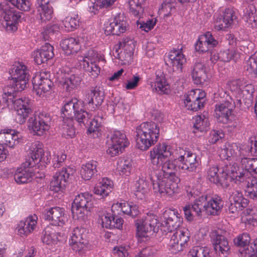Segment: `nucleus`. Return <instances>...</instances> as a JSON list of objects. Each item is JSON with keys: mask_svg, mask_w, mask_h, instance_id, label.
Instances as JSON below:
<instances>
[{"mask_svg": "<svg viewBox=\"0 0 257 257\" xmlns=\"http://www.w3.org/2000/svg\"><path fill=\"white\" fill-rule=\"evenodd\" d=\"M64 117L69 119L75 118L79 123L85 124L89 118V114L82 108V104L76 99H71L66 102L62 110Z\"/></svg>", "mask_w": 257, "mask_h": 257, "instance_id": "nucleus-8", "label": "nucleus"}, {"mask_svg": "<svg viewBox=\"0 0 257 257\" xmlns=\"http://www.w3.org/2000/svg\"><path fill=\"white\" fill-rule=\"evenodd\" d=\"M236 19L235 12L231 8H226L223 12V18L217 21L215 27L217 30H224L231 26Z\"/></svg>", "mask_w": 257, "mask_h": 257, "instance_id": "nucleus-32", "label": "nucleus"}, {"mask_svg": "<svg viewBox=\"0 0 257 257\" xmlns=\"http://www.w3.org/2000/svg\"><path fill=\"white\" fill-rule=\"evenodd\" d=\"M34 163H31L27 158L20 167L18 168L14 174V179L18 184H24L31 181L34 175L33 168Z\"/></svg>", "mask_w": 257, "mask_h": 257, "instance_id": "nucleus-17", "label": "nucleus"}, {"mask_svg": "<svg viewBox=\"0 0 257 257\" xmlns=\"http://www.w3.org/2000/svg\"><path fill=\"white\" fill-rule=\"evenodd\" d=\"M72 170L63 168L61 171L57 172L50 184V189L56 192L63 190L67 184L70 173Z\"/></svg>", "mask_w": 257, "mask_h": 257, "instance_id": "nucleus-16", "label": "nucleus"}, {"mask_svg": "<svg viewBox=\"0 0 257 257\" xmlns=\"http://www.w3.org/2000/svg\"><path fill=\"white\" fill-rule=\"evenodd\" d=\"M191 75L196 84H204L208 80L205 65L201 62L195 63L191 71Z\"/></svg>", "mask_w": 257, "mask_h": 257, "instance_id": "nucleus-27", "label": "nucleus"}, {"mask_svg": "<svg viewBox=\"0 0 257 257\" xmlns=\"http://www.w3.org/2000/svg\"><path fill=\"white\" fill-rule=\"evenodd\" d=\"M118 207L120 208L121 211L125 214H127L132 217H136L139 213L138 207L136 205H131L127 202L117 203L112 206L113 209L114 207Z\"/></svg>", "mask_w": 257, "mask_h": 257, "instance_id": "nucleus-44", "label": "nucleus"}, {"mask_svg": "<svg viewBox=\"0 0 257 257\" xmlns=\"http://www.w3.org/2000/svg\"><path fill=\"white\" fill-rule=\"evenodd\" d=\"M36 215L29 216L19 224L18 231L21 236H27L33 231L37 224Z\"/></svg>", "mask_w": 257, "mask_h": 257, "instance_id": "nucleus-28", "label": "nucleus"}, {"mask_svg": "<svg viewBox=\"0 0 257 257\" xmlns=\"http://www.w3.org/2000/svg\"><path fill=\"white\" fill-rule=\"evenodd\" d=\"M82 78L81 75H71L69 77L66 78L63 83V89L67 92H71L77 88L81 84Z\"/></svg>", "mask_w": 257, "mask_h": 257, "instance_id": "nucleus-39", "label": "nucleus"}, {"mask_svg": "<svg viewBox=\"0 0 257 257\" xmlns=\"http://www.w3.org/2000/svg\"><path fill=\"white\" fill-rule=\"evenodd\" d=\"M54 55L53 47L49 43H46L40 49L33 53L34 61L38 65L47 62L52 58Z\"/></svg>", "mask_w": 257, "mask_h": 257, "instance_id": "nucleus-26", "label": "nucleus"}, {"mask_svg": "<svg viewBox=\"0 0 257 257\" xmlns=\"http://www.w3.org/2000/svg\"><path fill=\"white\" fill-rule=\"evenodd\" d=\"M206 93L200 89L192 90L187 94V100L190 101V99H195L196 101L204 102Z\"/></svg>", "mask_w": 257, "mask_h": 257, "instance_id": "nucleus-55", "label": "nucleus"}, {"mask_svg": "<svg viewBox=\"0 0 257 257\" xmlns=\"http://www.w3.org/2000/svg\"><path fill=\"white\" fill-rule=\"evenodd\" d=\"M79 20L78 15L76 14L73 17H66L63 21V24L67 31H72L79 26Z\"/></svg>", "mask_w": 257, "mask_h": 257, "instance_id": "nucleus-51", "label": "nucleus"}, {"mask_svg": "<svg viewBox=\"0 0 257 257\" xmlns=\"http://www.w3.org/2000/svg\"><path fill=\"white\" fill-rule=\"evenodd\" d=\"M224 137V134L221 130H213L210 132L208 140L209 143L213 144Z\"/></svg>", "mask_w": 257, "mask_h": 257, "instance_id": "nucleus-63", "label": "nucleus"}, {"mask_svg": "<svg viewBox=\"0 0 257 257\" xmlns=\"http://www.w3.org/2000/svg\"><path fill=\"white\" fill-rule=\"evenodd\" d=\"M103 122V118L102 114H99L98 113L94 116V117L90 122L89 126L87 130V132L89 134L93 133V137L94 138L96 135V137L98 136L99 131Z\"/></svg>", "mask_w": 257, "mask_h": 257, "instance_id": "nucleus-45", "label": "nucleus"}, {"mask_svg": "<svg viewBox=\"0 0 257 257\" xmlns=\"http://www.w3.org/2000/svg\"><path fill=\"white\" fill-rule=\"evenodd\" d=\"M209 125L208 118L206 114L197 115L195 117L194 127L200 132H203Z\"/></svg>", "mask_w": 257, "mask_h": 257, "instance_id": "nucleus-49", "label": "nucleus"}, {"mask_svg": "<svg viewBox=\"0 0 257 257\" xmlns=\"http://www.w3.org/2000/svg\"><path fill=\"white\" fill-rule=\"evenodd\" d=\"M223 170L224 179L222 181V187L226 188L229 187L230 183L234 181L236 183L243 182L247 179V173L242 168H240L237 165H232L227 167Z\"/></svg>", "mask_w": 257, "mask_h": 257, "instance_id": "nucleus-13", "label": "nucleus"}, {"mask_svg": "<svg viewBox=\"0 0 257 257\" xmlns=\"http://www.w3.org/2000/svg\"><path fill=\"white\" fill-rule=\"evenodd\" d=\"M230 198L232 199L233 202L238 203L242 205L243 207H246L248 203V200L243 198L242 192L237 190H234L232 192Z\"/></svg>", "mask_w": 257, "mask_h": 257, "instance_id": "nucleus-56", "label": "nucleus"}, {"mask_svg": "<svg viewBox=\"0 0 257 257\" xmlns=\"http://www.w3.org/2000/svg\"><path fill=\"white\" fill-rule=\"evenodd\" d=\"M132 169V162L130 159L120 158L117 165V170L120 175L128 176Z\"/></svg>", "mask_w": 257, "mask_h": 257, "instance_id": "nucleus-46", "label": "nucleus"}, {"mask_svg": "<svg viewBox=\"0 0 257 257\" xmlns=\"http://www.w3.org/2000/svg\"><path fill=\"white\" fill-rule=\"evenodd\" d=\"M62 49L67 55L77 53L80 49V38H69L62 40L60 44Z\"/></svg>", "mask_w": 257, "mask_h": 257, "instance_id": "nucleus-33", "label": "nucleus"}, {"mask_svg": "<svg viewBox=\"0 0 257 257\" xmlns=\"http://www.w3.org/2000/svg\"><path fill=\"white\" fill-rule=\"evenodd\" d=\"M123 14H118L105 27V33L107 35H120L125 32L127 23Z\"/></svg>", "mask_w": 257, "mask_h": 257, "instance_id": "nucleus-18", "label": "nucleus"}, {"mask_svg": "<svg viewBox=\"0 0 257 257\" xmlns=\"http://www.w3.org/2000/svg\"><path fill=\"white\" fill-rule=\"evenodd\" d=\"M7 1L0 0V12L3 16L5 22L3 25L7 31L15 32L18 29V25L20 21L21 13L16 10L9 4Z\"/></svg>", "mask_w": 257, "mask_h": 257, "instance_id": "nucleus-7", "label": "nucleus"}, {"mask_svg": "<svg viewBox=\"0 0 257 257\" xmlns=\"http://www.w3.org/2000/svg\"><path fill=\"white\" fill-rule=\"evenodd\" d=\"M79 61L80 65L82 66L85 71L88 72L93 78H95L99 75L100 68L96 62H89L86 59L79 60Z\"/></svg>", "mask_w": 257, "mask_h": 257, "instance_id": "nucleus-41", "label": "nucleus"}, {"mask_svg": "<svg viewBox=\"0 0 257 257\" xmlns=\"http://www.w3.org/2000/svg\"><path fill=\"white\" fill-rule=\"evenodd\" d=\"M168 63L174 70L182 71L183 65L186 62L185 55L182 49L171 50L168 55Z\"/></svg>", "mask_w": 257, "mask_h": 257, "instance_id": "nucleus-24", "label": "nucleus"}, {"mask_svg": "<svg viewBox=\"0 0 257 257\" xmlns=\"http://www.w3.org/2000/svg\"><path fill=\"white\" fill-rule=\"evenodd\" d=\"M190 257H210L209 251L207 247L194 246L189 252Z\"/></svg>", "mask_w": 257, "mask_h": 257, "instance_id": "nucleus-53", "label": "nucleus"}, {"mask_svg": "<svg viewBox=\"0 0 257 257\" xmlns=\"http://www.w3.org/2000/svg\"><path fill=\"white\" fill-rule=\"evenodd\" d=\"M245 193L247 196L252 199H257V178H252L245 180Z\"/></svg>", "mask_w": 257, "mask_h": 257, "instance_id": "nucleus-47", "label": "nucleus"}, {"mask_svg": "<svg viewBox=\"0 0 257 257\" xmlns=\"http://www.w3.org/2000/svg\"><path fill=\"white\" fill-rule=\"evenodd\" d=\"M250 237L248 233L244 232L234 239V244L238 246H245L249 244Z\"/></svg>", "mask_w": 257, "mask_h": 257, "instance_id": "nucleus-58", "label": "nucleus"}, {"mask_svg": "<svg viewBox=\"0 0 257 257\" xmlns=\"http://www.w3.org/2000/svg\"><path fill=\"white\" fill-rule=\"evenodd\" d=\"M62 134L65 137L72 138L76 134L73 120L66 117L62 124Z\"/></svg>", "mask_w": 257, "mask_h": 257, "instance_id": "nucleus-48", "label": "nucleus"}, {"mask_svg": "<svg viewBox=\"0 0 257 257\" xmlns=\"http://www.w3.org/2000/svg\"><path fill=\"white\" fill-rule=\"evenodd\" d=\"M97 162L94 160H91L85 164L82 165L80 170L82 178L86 180H90L97 173Z\"/></svg>", "mask_w": 257, "mask_h": 257, "instance_id": "nucleus-37", "label": "nucleus"}, {"mask_svg": "<svg viewBox=\"0 0 257 257\" xmlns=\"http://www.w3.org/2000/svg\"><path fill=\"white\" fill-rule=\"evenodd\" d=\"M104 98L103 91L100 87L92 88L87 93L86 101L90 105L98 107L101 105Z\"/></svg>", "mask_w": 257, "mask_h": 257, "instance_id": "nucleus-31", "label": "nucleus"}, {"mask_svg": "<svg viewBox=\"0 0 257 257\" xmlns=\"http://www.w3.org/2000/svg\"><path fill=\"white\" fill-rule=\"evenodd\" d=\"M42 145L39 141L32 144L29 155L27 157L31 163H34L35 166L39 163L44 165L50 162L51 155L49 152H44L42 149Z\"/></svg>", "mask_w": 257, "mask_h": 257, "instance_id": "nucleus-14", "label": "nucleus"}, {"mask_svg": "<svg viewBox=\"0 0 257 257\" xmlns=\"http://www.w3.org/2000/svg\"><path fill=\"white\" fill-rule=\"evenodd\" d=\"M250 155H254V153L252 151L250 146L245 145L243 146L239 149L238 148V152L237 154V162H240L242 164V161L244 159H249L247 157Z\"/></svg>", "mask_w": 257, "mask_h": 257, "instance_id": "nucleus-54", "label": "nucleus"}, {"mask_svg": "<svg viewBox=\"0 0 257 257\" xmlns=\"http://www.w3.org/2000/svg\"><path fill=\"white\" fill-rule=\"evenodd\" d=\"M184 104L187 108L193 111H197L203 106V101H196L195 99H190V101L187 100V94L184 96Z\"/></svg>", "mask_w": 257, "mask_h": 257, "instance_id": "nucleus-61", "label": "nucleus"}, {"mask_svg": "<svg viewBox=\"0 0 257 257\" xmlns=\"http://www.w3.org/2000/svg\"><path fill=\"white\" fill-rule=\"evenodd\" d=\"M113 186V184L112 181L107 178H102L96 184L94 188V193L99 196L100 199H103L111 192Z\"/></svg>", "mask_w": 257, "mask_h": 257, "instance_id": "nucleus-30", "label": "nucleus"}, {"mask_svg": "<svg viewBox=\"0 0 257 257\" xmlns=\"http://www.w3.org/2000/svg\"><path fill=\"white\" fill-rule=\"evenodd\" d=\"M136 133L137 147L142 151H146L158 142L160 127L154 122H144L137 126Z\"/></svg>", "mask_w": 257, "mask_h": 257, "instance_id": "nucleus-4", "label": "nucleus"}, {"mask_svg": "<svg viewBox=\"0 0 257 257\" xmlns=\"http://www.w3.org/2000/svg\"><path fill=\"white\" fill-rule=\"evenodd\" d=\"M60 26L58 24H50L47 25L44 29V31L42 32L43 38L45 40H48L49 38V35L54 34L58 32L60 30Z\"/></svg>", "mask_w": 257, "mask_h": 257, "instance_id": "nucleus-60", "label": "nucleus"}, {"mask_svg": "<svg viewBox=\"0 0 257 257\" xmlns=\"http://www.w3.org/2000/svg\"><path fill=\"white\" fill-rule=\"evenodd\" d=\"M92 195L87 192L78 194L72 205L71 212L73 215L78 218L83 217L85 211H90L93 208Z\"/></svg>", "mask_w": 257, "mask_h": 257, "instance_id": "nucleus-11", "label": "nucleus"}, {"mask_svg": "<svg viewBox=\"0 0 257 257\" xmlns=\"http://www.w3.org/2000/svg\"><path fill=\"white\" fill-rule=\"evenodd\" d=\"M238 54L234 51L226 50L220 52V60L223 62H229L231 59L237 58Z\"/></svg>", "mask_w": 257, "mask_h": 257, "instance_id": "nucleus-62", "label": "nucleus"}, {"mask_svg": "<svg viewBox=\"0 0 257 257\" xmlns=\"http://www.w3.org/2000/svg\"><path fill=\"white\" fill-rule=\"evenodd\" d=\"M16 111L15 120L20 124L27 122L28 128L38 136H42L50 127L51 117L45 111L39 113L38 118L33 114V103L31 99L23 97L15 99L12 102Z\"/></svg>", "mask_w": 257, "mask_h": 257, "instance_id": "nucleus-2", "label": "nucleus"}, {"mask_svg": "<svg viewBox=\"0 0 257 257\" xmlns=\"http://www.w3.org/2000/svg\"><path fill=\"white\" fill-rule=\"evenodd\" d=\"M87 241L86 231L84 228L77 227L72 231L71 238L69 242H77V241Z\"/></svg>", "mask_w": 257, "mask_h": 257, "instance_id": "nucleus-50", "label": "nucleus"}, {"mask_svg": "<svg viewBox=\"0 0 257 257\" xmlns=\"http://www.w3.org/2000/svg\"><path fill=\"white\" fill-rule=\"evenodd\" d=\"M72 249L80 255L84 254L87 250L88 241H80L77 242H69Z\"/></svg>", "mask_w": 257, "mask_h": 257, "instance_id": "nucleus-57", "label": "nucleus"}, {"mask_svg": "<svg viewBox=\"0 0 257 257\" xmlns=\"http://www.w3.org/2000/svg\"><path fill=\"white\" fill-rule=\"evenodd\" d=\"M42 241L47 244H55L58 240V234L51 226H47L43 232Z\"/></svg>", "mask_w": 257, "mask_h": 257, "instance_id": "nucleus-40", "label": "nucleus"}, {"mask_svg": "<svg viewBox=\"0 0 257 257\" xmlns=\"http://www.w3.org/2000/svg\"><path fill=\"white\" fill-rule=\"evenodd\" d=\"M218 42L210 32L201 35L195 44V48L199 53L208 52L217 46Z\"/></svg>", "mask_w": 257, "mask_h": 257, "instance_id": "nucleus-19", "label": "nucleus"}, {"mask_svg": "<svg viewBox=\"0 0 257 257\" xmlns=\"http://www.w3.org/2000/svg\"><path fill=\"white\" fill-rule=\"evenodd\" d=\"M243 11V19L248 27L257 28V10L253 4H243L241 7Z\"/></svg>", "mask_w": 257, "mask_h": 257, "instance_id": "nucleus-22", "label": "nucleus"}, {"mask_svg": "<svg viewBox=\"0 0 257 257\" xmlns=\"http://www.w3.org/2000/svg\"><path fill=\"white\" fill-rule=\"evenodd\" d=\"M19 133L15 130L8 129L0 132V145L13 148L19 143Z\"/></svg>", "mask_w": 257, "mask_h": 257, "instance_id": "nucleus-25", "label": "nucleus"}, {"mask_svg": "<svg viewBox=\"0 0 257 257\" xmlns=\"http://www.w3.org/2000/svg\"><path fill=\"white\" fill-rule=\"evenodd\" d=\"M98 221L103 227L111 228L112 216L106 211L103 212L99 215Z\"/></svg>", "mask_w": 257, "mask_h": 257, "instance_id": "nucleus-59", "label": "nucleus"}, {"mask_svg": "<svg viewBox=\"0 0 257 257\" xmlns=\"http://www.w3.org/2000/svg\"><path fill=\"white\" fill-rule=\"evenodd\" d=\"M207 178L211 182L222 187V181L224 179L223 169H219L215 166L210 167L207 171Z\"/></svg>", "mask_w": 257, "mask_h": 257, "instance_id": "nucleus-38", "label": "nucleus"}, {"mask_svg": "<svg viewBox=\"0 0 257 257\" xmlns=\"http://www.w3.org/2000/svg\"><path fill=\"white\" fill-rule=\"evenodd\" d=\"M150 158L154 169L150 174L155 193L161 196H171L178 190L177 178L175 171L177 168L187 172H195L199 166L196 154L181 148L174 152L166 144L156 145L150 152Z\"/></svg>", "mask_w": 257, "mask_h": 257, "instance_id": "nucleus-1", "label": "nucleus"}, {"mask_svg": "<svg viewBox=\"0 0 257 257\" xmlns=\"http://www.w3.org/2000/svg\"><path fill=\"white\" fill-rule=\"evenodd\" d=\"M135 49V44L133 40L127 38L120 43L118 48H116V57L120 60H126L131 58Z\"/></svg>", "mask_w": 257, "mask_h": 257, "instance_id": "nucleus-23", "label": "nucleus"}, {"mask_svg": "<svg viewBox=\"0 0 257 257\" xmlns=\"http://www.w3.org/2000/svg\"><path fill=\"white\" fill-rule=\"evenodd\" d=\"M238 146L236 144L224 145L219 152V157L222 160L237 162Z\"/></svg>", "mask_w": 257, "mask_h": 257, "instance_id": "nucleus-34", "label": "nucleus"}, {"mask_svg": "<svg viewBox=\"0 0 257 257\" xmlns=\"http://www.w3.org/2000/svg\"><path fill=\"white\" fill-rule=\"evenodd\" d=\"M235 107V101L230 96H227L224 100L216 104L215 116L217 121L231 128L236 127L239 125V121L232 113Z\"/></svg>", "mask_w": 257, "mask_h": 257, "instance_id": "nucleus-6", "label": "nucleus"}, {"mask_svg": "<svg viewBox=\"0 0 257 257\" xmlns=\"http://www.w3.org/2000/svg\"><path fill=\"white\" fill-rule=\"evenodd\" d=\"M223 206V201L220 197L203 194L194 200L193 208L198 216H201L203 212L208 215H218Z\"/></svg>", "mask_w": 257, "mask_h": 257, "instance_id": "nucleus-5", "label": "nucleus"}, {"mask_svg": "<svg viewBox=\"0 0 257 257\" xmlns=\"http://www.w3.org/2000/svg\"><path fill=\"white\" fill-rule=\"evenodd\" d=\"M43 216L45 220L52 221V225L62 226L64 224L66 220L64 209L59 207H53L49 210H46Z\"/></svg>", "mask_w": 257, "mask_h": 257, "instance_id": "nucleus-20", "label": "nucleus"}, {"mask_svg": "<svg viewBox=\"0 0 257 257\" xmlns=\"http://www.w3.org/2000/svg\"><path fill=\"white\" fill-rule=\"evenodd\" d=\"M9 72L13 82L17 87V89L24 90L27 87L30 76L27 67L23 63L16 62L12 65Z\"/></svg>", "mask_w": 257, "mask_h": 257, "instance_id": "nucleus-10", "label": "nucleus"}, {"mask_svg": "<svg viewBox=\"0 0 257 257\" xmlns=\"http://www.w3.org/2000/svg\"><path fill=\"white\" fill-rule=\"evenodd\" d=\"M17 88L14 82H13L12 86H7L4 88L2 99L6 106H8L15 100L16 92L22 91L17 89Z\"/></svg>", "mask_w": 257, "mask_h": 257, "instance_id": "nucleus-42", "label": "nucleus"}, {"mask_svg": "<svg viewBox=\"0 0 257 257\" xmlns=\"http://www.w3.org/2000/svg\"><path fill=\"white\" fill-rule=\"evenodd\" d=\"M211 242L216 254L219 257H226L229 253L230 246L226 237L219 234L212 238Z\"/></svg>", "mask_w": 257, "mask_h": 257, "instance_id": "nucleus-21", "label": "nucleus"}, {"mask_svg": "<svg viewBox=\"0 0 257 257\" xmlns=\"http://www.w3.org/2000/svg\"><path fill=\"white\" fill-rule=\"evenodd\" d=\"M52 0H39L38 12L42 22H47L53 18V11L50 3Z\"/></svg>", "mask_w": 257, "mask_h": 257, "instance_id": "nucleus-29", "label": "nucleus"}, {"mask_svg": "<svg viewBox=\"0 0 257 257\" xmlns=\"http://www.w3.org/2000/svg\"><path fill=\"white\" fill-rule=\"evenodd\" d=\"M161 230L170 232L171 237L168 243L169 249L174 253L182 250L189 239L190 233L187 229H178L181 226L183 219L175 210H167L163 215Z\"/></svg>", "mask_w": 257, "mask_h": 257, "instance_id": "nucleus-3", "label": "nucleus"}, {"mask_svg": "<svg viewBox=\"0 0 257 257\" xmlns=\"http://www.w3.org/2000/svg\"><path fill=\"white\" fill-rule=\"evenodd\" d=\"M137 235L140 237H147L157 233L159 230V222L156 215L148 214L137 220Z\"/></svg>", "mask_w": 257, "mask_h": 257, "instance_id": "nucleus-9", "label": "nucleus"}, {"mask_svg": "<svg viewBox=\"0 0 257 257\" xmlns=\"http://www.w3.org/2000/svg\"><path fill=\"white\" fill-rule=\"evenodd\" d=\"M153 86V90L160 94H167L170 91V85L163 73L160 75H157L154 82L152 84V87Z\"/></svg>", "mask_w": 257, "mask_h": 257, "instance_id": "nucleus-35", "label": "nucleus"}, {"mask_svg": "<svg viewBox=\"0 0 257 257\" xmlns=\"http://www.w3.org/2000/svg\"><path fill=\"white\" fill-rule=\"evenodd\" d=\"M242 167L245 169L248 174V172H254L257 174V158L243 159L242 161Z\"/></svg>", "mask_w": 257, "mask_h": 257, "instance_id": "nucleus-52", "label": "nucleus"}, {"mask_svg": "<svg viewBox=\"0 0 257 257\" xmlns=\"http://www.w3.org/2000/svg\"><path fill=\"white\" fill-rule=\"evenodd\" d=\"M108 149L107 154L113 157L118 155L119 152L125 147L127 146L129 142L127 141L126 135L119 131H114L110 136L107 141Z\"/></svg>", "mask_w": 257, "mask_h": 257, "instance_id": "nucleus-12", "label": "nucleus"}, {"mask_svg": "<svg viewBox=\"0 0 257 257\" xmlns=\"http://www.w3.org/2000/svg\"><path fill=\"white\" fill-rule=\"evenodd\" d=\"M83 59H86L89 62H97V61L99 62L104 60V57L101 55V54L98 53L97 51L94 50H89L88 52L87 56L85 58H82V60Z\"/></svg>", "mask_w": 257, "mask_h": 257, "instance_id": "nucleus-64", "label": "nucleus"}, {"mask_svg": "<svg viewBox=\"0 0 257 257\" xmlns=\"http://www.w3.org/2000/svg\"><path fill=\"white\" fill-rule=\"evenodd\" d=\"M145 2V0H130L128 5L130 13L137 18L141 17L144 11Z\"/></svg>", "mask_w": 257, "mask_h": 257, "instance_id": "nucleus-43", "label": "nucleus"}, {"mask_svg": "<svg viewBox=\"0 0 257 257\" xmlns=\"http://www.w3.org/2000/svg\"><path fill=\"white\" fill-rule=\"evenodd\" d=\"M132 190L137 198L143 199L149 191V185L146 179L140 178L133 186Z\"/></svg>", "mask_w": 257, "mask_h": 257, "instance_id": "nucleus-36", "label": "nucleus"}, {"mask_svg": "<svg viewBox=\"0 0 257 257\" xmlns=\"http://www.w3.org/2000/svg\"><path fill=\"white\" fill-rule=\"evenodd\" d=\"M50 76L49 72L42 71L33 78V89L37 95L41 96L51 89L53 83L50 79Z\"/></svg>", "mask_w": 257, "mask_h": 257, "instance_id": "nucleus-15", "label": "nucleus"}]
</instances>
